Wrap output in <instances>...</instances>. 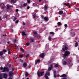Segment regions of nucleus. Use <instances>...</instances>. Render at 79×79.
Instances as JSON below:
<instances>
[{
  "label": "nucleus",
  "instance_id": "nucleus-23",
  "mask_svg": "<svg viewBox=\"0 0 79 79\" xmlns=\"http://www.w3.org/2000/svg\"><path fill=\"white\" fill-rule=\"evenodd\" d=\"M50 34H52V35H54L55 34L54 33V32L52 31L50 32Z\"/></svg>",
  "mask_w": 79,
  "mask_h": 79
},
{
  "label": "nucleus",
  "instance_id": "nucleus-4",
  "mask_svg": "<svg viewBox=\"0 0 79 79\" xmlns=\"http://www.w3.org/2000/svg\"><path fill=\"white\" fill-rule=\"evenodd\" d=\"M14 75V74L12 71H10L9 73V77L13 76Z\"/></svg>",
  "mask_w": 79,
  "mask_h": 79
},
{
  "label": "nucleus",
  "instance_id": "nucleus-18",
  "mask_svg": "<svg viewBox=\"0 0 79 79\" xmlns=\"http://www.w3.org/2000/svg\"><path fill=\"white\" fill-rule=\"evenodd\" d=\"M27 66V64L26 63H24L23 64V66L24 67H26Z\"/></svg>",
  "mask_w": 79,
  "mask_h": 79
},
{
  "label": "nucleus",
  "instance_id": "nucleus-59",
  "mask_svg": "<svg viewBox=\"0 0 79 79\" xmlns=\"http://www.w3.org/2000/svg\"><path fill=\"white\" fill-rule=\"evenodd\" d=\"M62 79H67V78L66 77H64Z\"/></svg>",
  "mask_w": 79,
  "mask_h": 79
},
{
  "label": "nucleus",
  "instance_id": "nucleus-22",
  "mask_svg": "<svg viewBox=\"0 0 79 79\" xmlns=\"http://www.w3.org/2000/svg\"><path fill=\"white\" fill-rule=\"evenodd\" d=\"M61 23L60 22H58L57 23V24L59 26H60L61 25Z\"/></svg>",
  "mask_w": 79,
  "mask_h": 79
},
{
  "label": "nucleus",
  "instance_id": "nucleus-27",
  "mask_svg": "<svg viewBox=\"0 0 79 79\" xmlns=\"http://www.w3.org/2000/svg\"><path fill=\"white\" fill-rule=\"evenodd\" d=\"M75 9L78 11H79V8H78L77 7H75Z\"/></svg>",
  "mask_w": 79,
  "mask_h": 79
},
{
  "label": "nucleus",
  "instance_id": "nucleus-8",
  "mask_svg": "<svg viewBox=\"0 0 79 79\" xmlns=\"http://www.w3.org/2000/svg\"><path fill=\"white\" fill-rule=\"evenodd\" d=\"M44 10L45 11H46L48 9V7H47V6L46 5L44 6Z\"/></svg>",
  "mask_w": 79,
  "mask_h": 79
},
{
  "label": "nucleus",
  "instance_id": "nucleus-61",
  "mask_svg": "<svg viewBox=\"0 0 79 79\" xmlns=\"http://www.w3.org/2000/svg\"><path fill=\"white\" fill-rule=\"evenodd\" d=\"M11 54L10 51H8V54Z\"/></svg>",
  "mask_w": 79,
  "mask_h": 79
},
{
  "label": "nucleus",
  "instance_id": "nucleus-12",
  "mask_svg": "<svg viewBox=\"0 0 79 79\" xmlns=\"http://www.w3.org/2000/svg\"><path fill=\"white\" fill-rule=\"evenodd\" d=\"M33 16V17L34 18H35V16H36V14L34 12L32 13Z\"/></svg>",
  "mask_w": 79,
  "mask_h": 79
},
{
  "label": "nucleus",
  "instance_id": "nucleus-53",
  "mask_svg": "<svg viewBox=\"0 0 79 79\" xmlns=\"http://www.w3.org/2000/svg\"><path fill=\"white\" fill-rule=\"evenodd\" d=\"M5 8V6H3L2 7V9H3Z\"/></svg>",
  "mask_w": 79,
  "mask_h": 79
},
{
  "label": "nucleus",
  "instance_id": "nucleus-13",
  "mask_svg": "<svg viewBox=\"0 0 79 79\" xmlns=\"http://www.w3.org/2000/svg\"><path fill=\"white\" fill-rule=\"evenodd\" d=\"M66 75L65 74H63L60 77H66Z\"/></svg>",
  "mask_w": 79,
  "mask_h": 79
},
{
  "label": "nucleus",
  "instance_id": "nucleus-54",
  "mask_svg": "<svg viewBox=\"0 0 79 79\" xmlns=\"http://www.w3.org/2000/svg\"><path fill=\"white\" fill-rule=\"evenodd\" d=\"M40 61V60H37V62L38 63H39Z\"/></svg>",
  "mask_w": 79,
  "mask_h": 79
},
{
  "label": "nucleus",
  "instance_id": "nucleus-15",
  "mask_svg": "<svg viewBox=\"0 0 79 79\" xmlns=\"http://www.w3.org/2000/svg\"><path fill=\"white\" fill-rule=\"evenodd\" d=\"M63 64L64 65H66L67 64V62L66 61H65L63 62Z\"/></svg>",
  "mask_w": 79,
  "mask_h": 79
},
{
  "label": "nucleus",
  "instance_id": "nucleus-34",
  "mask_svg": "<svg viewBox=\"0 0 79 79\" xmlns=\"http://www.w3.org/2000/svg\"><path fill=\"white\" fill-rule=\"evenodd\" d=\"M45 77H46V79H48V77L47 76L45 75Z\"/></svg>",
  "mask_w": 79,
  "mask_h": 79
},
{
  "label": "nucleus",
  "instance_id": "nucleus-9",
  "mask_svg": "<svg viewBox=\"0 0 79 79\" xmlns=\"http://www.w3.org/2000/svg\"><path fill=\"white\" fill-rule=\"evenodd\" d=\"M3 78L6 79L7 78V74L6 73L3 74Z\"/></svg>",
  "mask_w": 79,
  "mask_h": 79
},
{
  "label": "nucleus",
  "instance_id": "nucleus-21",
  "mask_svg": "<svg viewBox=\"0 0 79 79\" xmlns=\"http://www.w3.org/2000/svg\"><path fill=\"white\" fill-rule=\"evenodd\" d=\"M3 52L2 51L0 52V56H2L3 55Z\"/></svg>",
  "mask_w": 79,
  "mask_h": 79
},
{
  "label": "nucleus",
  "instance_id": "nucleus-11",
  "mask_svg": "<svg viewBox=\"0 0 79 79\" xmlns=\"http://www.w3.org/2000/svg\"><path fill=\"white\" fill-rule=\"evenodd\" d=\"M11 2L13 3V4H14L16 2H17V0H15V1L14 0H11L10 1Z\"/></svg>",
  "mask_w": 79,
  "mask_h": 79
},
{
  "label": "nucleus",
  "instance_id": "nucleus-3",
  "mask_svg": "<svg viewBox=\"0 0 79 79\" xmlns=\"http://www.w3.org/2000/svg\"><path fill=\"white\" fill-rule=\"evenodd\" d=\"M9 71V69L7 67H6V68L4 67V69L3 72H8Z\"/></svg>",
  "mask_w": 79,
  "mask_h": 79
},
{
  "label": "nucleus",
  "instance_id": "nucleus-26",
  "mask_svg": "<svg viewBox=\"0 0 79 79\" xmlns=\"http://www.w3.org/2000/svg\"><path fill=\"white\" fill-rule=\"evenodd\" d=\"M59 66V65H58L57 64H56L54 65V67H58Z\"/></svg>",
  "mask_w": 79,
  "mask_h": 79
},
{
  "label": "nucleus",
  "instance_id": "nucleus-32",
  "mask_svg": "<svg viewBox=\"0 0 79 79\" xmlns=\"http://www.w3.org/2000/svg\"><path fill=\"white\" fill-rule=\"evenodd\" d=\"M30 44V43H26V45L27 46H29Z\"/></svg>",
  "mask_w": 79,
  "mask_h": 79
},
{
  "label": "nucleus",
  "instance_id": "nucleus-60",
  "mask_svg": "<svg viewBox=\"0 0 79 79\" xmlns=\"http://www.w3.org/2000/svg\"><path fill=\"white\" fill-rule=\"evenodd\" d=\"M35 64H37V61L36 60L35 61Z\"/></svg>",
  "mask_w": 79,
  "mask_h": 79
},
{
  "label": "nucleus",
  "instance_id": "nucleus-52",
  "mask_svg": "<svg viewBox=\"0 0 79 79\" xmlns=\"http://www.w3.org/2000/svg\"><path fill=\"white\" fill-rule=\"evenodd\" d=\"M14 70H15V69L14 68H12V72L13 71H14Z\"/></svg>",
  "mask_w": 79,
  "mask_h": 79
},
{
  "label": "nucleus",
  "instance_id": "nucleus-36",
  "mask_svg": "<svg viewBox=\"0 0 79 79\" xmlns=\"http://www.w3.org/2000/svg\"><path fill=\"white\" fill-rule=\"evenodd\" d=\"M17 19V18L16 17L13 20L14 21H15Z\"/></svg>",
  "mask_w": 79,
  "mask_h": 79
},
{
  "label": "nucleus",
  "instance_id": "nucleus-43",
  "mask_svg": "<svg viewBox=\"0 0 79 79\" xmlns=\"http://www.w3.org/2000/svg\"><path fill=\"white\" fill-rule=\"evenodd\" d=\"M64 27H68L67 24H64Z\"/></svg>",
  "mask_w": 79,
  "mask_h": 79
},
{
  "label": "nucleus",
  "instance_id": "nucleus-5",
  "mask_svg": "<svg viewBox=\"0 0 79 79\" xmlns=\"http://www.w3.org/2000/svg\"><path fill=\"white\" fill-rule=\"evenodd\" d=\"M68 49V48L67 46H65L64 48H63L62 49L63 51H65V50H67Z\"/></svg>",
  "mask_w": 79,
  "mask_h": 79
},
{
  "label": "nucleus",
  "instance_id": "nucleus-17",
  "mask_svg": "<svg viewBox=\"0 0 79 79\" xmlns=\"http://www.w3.org/2000/svg\"><path fill=\"white\" fill-rule=\"evenodd\" d=\"M30 41H31V42L32 43L34 42L35 41V40L34 39H30Z\"/></svg>",
  "mask_w": 79,
  "mask_h": 79
},
{
  "label": "nucleus",
  "instance_id": "nucleus-29",
  "mask_svg": "<svg viewBox=\"0 0 79 79\" xmlns=\"http://www.w3.org/2000/svg\"><path fill=\"white\" fill-rule=\"evenodd\" d=\"M52 69V68H51L50 67H49L48 69V71H50L51 70V69Z\"/></svg>",
  "mask_w": 79,
  "mask_h": 79
},
{
  "label": "nucleus",
  "instance_id": "nucleus-20",
  "mask_svg": "<svg viewBox=\"0 0 79 79\" xmlns=\"http://www.w3.org/2000/svg\"><path fill=\"white\" fill-rule=\"evenodd\" d=\"M78 42H76L75 43V47H77L78 46Z\"/></svg>",
  "mask_w": 79,
  "mask_h": 79
},
{
  "label": "nucleus",
  "instance_id": "nucleus-56",
  "mask_svg": "<svg viewBox=\"0 0 79 79\" xmlns=\"http://www.w3.org/2000/svg\"><path fill=\"white\" fill-rule=\"evenodd\" d=\"M6 34L5 35H3V36L4 37H6Z\"/></svg>",
  "mask_w": 79,
  "mask_h": 79
},
{
  "label": "nucleus",
  "instance_id": "nucleus-50",
  "mask_svg": "<svg viewBox=\"0 0 79 79\" xmlns=\"http://www.w3.org/2000/svg\"><path fill=\"white\" fill-rule=\"evenodd\" d=\"M29 56V55L28 54H27L26 57V58H27Z\"/></svg>",
  "mask_w": 79,
  "mask_h": 79
},
{
  "label": "nucleus",
  "instance_id": "nucleus-44",
  "mask_svg": "<svg viewBox=\"0 0 79 79\" xmlns=\"http://www.w3.org/2000/svg\"><path fill=\"white\" fill-rule=\"evenodd\" d=\"M42 19H44V16H42L41 17Z\"/></svg>",
  "mask_w": 79,
  "mask_h": 79
},
{
  "label": "nucleus",
  "instance_id": "nucleus-49",
  "mask_svg": "<svg viewBox=\"0 0 79 79\" xmlns=\"http://www.w3.org/2000/svg\"><path fill=\"white\" fill-rule=\"evenodd\" d=\"M37 32L36 31H35V32H34V34H37Z\"/></svg>",
  "mask_w": 79,
  "mask_h": 79
},
{
  "label": "nucleus",
  "instance_id": "nucleus-58",
  "mask_svg": "<svg viewBox=\"0 0 79 79\" xmlns=\"http://www.w3.org/2000/svg\"><path fill=\"white\" fill-rule=\"evenodd\" d=\"M58 28H57L55 29V30H56V31H57L58 30Z\"/></svg>",
  "mask_w": 79,
  "mask_h": 79
},
{
  "label": "nucleus",
  "instance_id": "nucleus-46",
  "mask_svg": "<svg viewBox=\"0 0 79 79\" xmlns=\"http://www.w3.org/2000/svg\"><path fill=\"white\" fill-rule=\"evenodd\" d=\"M0 69L1 70H2L3 69H4L2 67H1L0 68Z\"/></svg>",
  "mask_w": 79,
  "mask_h": 79
},
{
  "label": "nucleus",
  "instance_id": "nucleus-51",
  "mask_svg": "<svg viewBox=\"0 0 79 79\" xmlns=\"http://www.w3.org/2000/svg\"><path fill=\"white\" fill-rule=\"evenodd\" d=\"M27 2L30 3V0H27Z\"/></svg>",
  "mask_w": 79,
  "mask_h": 79
},
{
  "label": "nucleus",
  "instance_id": "nucleus-28",
  "mask_svg": "<svg viewBox=\"0 0 79 79\" xmlns=\"http://www.w3.org/2000/svg\"><path fill=\"white\" fill-rule=\"evenodd\" d=\"M17 42V40H16V39H15L14 40V44H15V43Z\"/></svg>",
  "mask_w": 79,
  "mask_h": 79
},
{
  "label": "nucleus",
  "instance_id": "nucleus-57",
  "mask_svg": "<svg viewBox=\"0 0 79 79\" xmlns=\"http://www.w3.org/2000/svg\"><path fill=\"white\" fill-rule=\"evenodd\" d=\"M24 7L23 5H22L21 6V8L22 7Z\"/></svg>",
  "mask_w": 79,
  "mask_h": 79
},
{
  "label": "nucleus",
  "instance_id": "nucleus-14",
  "mask_svg": "<svg viewBox=\"0 0 79 79\" xmlns=\"http://www.w3.org/2000/svg\"><path fill=\"white\" fill-rule=\"evenodd\" d=\"M63 14V11L61 10H60L59 12V14L60 15H61Z\"/></svg>",
  "mask_w": 79,
  "mask_h": 79
},
{
  "label": "nucleus",
  "instance_id": "nucleus-24",
  "mask_svg": "<svg viewBox=\"0 0 79 79\" xmlns=\"http://www.w3.org/2000/svg\"><path fill=\"white\" fill-rule=\"evenodd\" d=\"M20 49L21 50V51H22V52L23 53L24 52V49H23V48H20Z\"/></svg>",
  "mask_w": 79,
  "mask_h": 79
},
{
  "label": "nucleus",
  "instance_id": "nucleus-45",
  "mask_svg": "<svg viewBox=\"0 0 79 79\" xmlns=\"http://www.w3.org/2000/svg\"><path fill=\"white\" fill-rule=\"evenodd\" d=\"M2 5H4V3H1L0 4V6H1V7H2Z\"/></svg>",
  "mask_w": 79,
  "mask_h": 79
},
{
  "label": "nucleus",
  "instance_id": "nucleus-55",
  "mask_svg": "<svg viewBox=\"0 0 79 79\" xmlns=\"http://www.w3.org/2000/svg\"><path fill=\"white\" fill-rule=\"evenodd\" d=\"M19 11V10L18 9H17L16 10V12H18Z\"/></svg>",
  "mask_w": 79,
  "mask_h": 79
},
{
  "label": "nucleus",
  "instance_id": "nucleus-6",
  "mask_svg": "<svg viewBox=\"0 0 79 79\" xmlns=\"http://www.w3.org/2000/svg\"><path fill=\"white\" fill-rule=\"evenodd\" d=\"M40 57H41L42 58H43L44 57V53H41L40 55L39 56Z\"/></svg>",
  "mask_w": 79,
  "mask_h": 79
},
{
  "label": "nucleus",
  "instance_id": "nucleus-2",
  "mask_svg": "<svg viewBox=\"0 0 79 79\" xmlns=\"http://www.w3.org/2000/svg\"><path fill=\"white\" fill-rule=\"evenodd\" d=\"M70 54V52L69 51H65L64 54H63V56L65 57L66 56H69Z\"/></svg>",
  "mask_w": 79,
  "mask_h": 79
},
{
  "label": "nucleus",
  "instance_id": "nucleus-38",
  "mask_svg": "<svg viewBox=\"0 0 79 79\" xmlns=\"http://www.w3.org/2000/svg\"><path fill=\"white\" fill-rule=\"evenodd\" d=\"M9 8H10V7H9V6L8 5L7 6V9H9Z\"/></svg>",
  "mask_w": 79,
  "mask_h": 79
},
{
  "label": "nucleus",
  "instance_id": "nucleus-30",
  "mask_svg": "<svg viewBox=\"0 0 79 79\" xmlns=\"http://www.w3.org/2000/svg\"><path fill=\"white\" fill-rule=\"evenodd\" d=\"M23 6L24 7H25V6H26L27 5V3H24L23 4Z\"/></svg>",
  "mask_w": 79,
  "mask_h": 79
},
{
  "label": "nucleus",
  "instance_id": "nucleus-33",
  "mask_svg": "<svg viewBox=\"0 0 79 79\" xmlns=\"http://www.w3.org/2000/svg\"><path fill=\"white\" fill-rule=\"evenodd\" d=\"M8 5L9 6V7H13V6L12 5Z\"/></svg>",
  "mask_w": 79,
  "mask_h": 79
},
{
  "label": "nucleus",
  "instance_id": "nucleus-25",
  "mask_svg": "<svg viewBox=\"0 0 79 79\" xmlns=\"http://www.w3.org/2000/svg\"><path fill=\"white\" fill-rule=\"evenodd\" d=\"M28 75H29V74L28 73L26 72L25 73V76L26 77H27L28 76Z\"/></svg>",
  "mask_w": 79,
  "mask_h": 79
},
{
  "label": "nucleus",
  "instance_id": "nucleus-1",
  "mask_svg": "<svg viewBox=\"0 0 79 79\" xmlns=\"http://www.w3.org/2000/svg\"><path fill=\"white\" fill-rule=\"evenodd\" d=\"M44 72H40V71L38 70L37 72V73L38 76L40 77V76H42L44 75Z\"/></svg>",
  "mask_w": 79,
  "mask_h": 79
},
{
  "label": "nucleus",
  "instance_id": "nucleus-19",
  "mask_svg": "<svg viewBox=\"0 0 79 79\" xmlns=\"http://www.w3.org/2000/svg\"><path fill=\"white\" fill-rule=\"evenodd\" d=\"M45 75H46V76H47V75L50 76V73H49V72L46 73Z\"/></svg>",
  "mask_w": 79,
  "mask_h": 79
},
{
  "label": "nucleus",
  "instance_id": "nucleus-40",
  "mask_svg": "<svg viewBox=\"0 0 79 79\" xmlns=\"http://www.w3.org/2000/svg\"><path fill=\"white\" fill-rule=\"evenodd\" d=\"M74 33V35H72V37H73L74 36H75L76 35V34L75 33H74V32L73 33Z\"/></svg>",
  "mask_w": 79,
  "mask_h": 79
},
{
  "label": "nucleus",
  "instance_id": "nucleus-37",
  "mask_svg": "<svg viewBox=\"0 0 79 79\" xmlns=\"http://www.w3.org/2000/svg\"><path fill=\"white\" fill-rule=\"evenodd\" d=\"M48 39L49 40H51L52 39L51 37H48Z\"/></svg>",
  "mask_w": 79,
  "mask_h": 79
},
{
  "label": "nucleus",
  "instance_id": "nucleus-47",
  "mask_svg": "<svg viewBox=\"0 0 79 79\" xmlns=\"http://www.w3.org/2000/svg\"><path fill=\"white\" fill-rule=\"evenodd\" d=\"M35 12H38V10L37 9L35 10Z\"/></svg>",
  "mask_w": 79,
  "mask_h": 79
},
{
  "label": "nucleus",
  "instance_id": "nucleus-16",
  "mask_svg": "<svg viewBox=\"0 0 79 79\" xmlns=\"http://www.w3.org/2000/svg\"><path fill=\"white\" fill-rule=\"evenodd\" d=\"M23 35H26V34L25 32L24 31H22V32Z\"/></svg>",
  "mask_w": 79,
  "mask_h": 79
},
{
  "label": "nucleus",
  "instance_id": "nucleus-64",
  "mask_svg": "<svg viewBox=\"0 0 79 79\" xmlns=\"http://www.w3.org/2000/svg\"><path fill=\"white\" fill-rule=\"evenodd\" d=\"M8 79H12V78H11V77H10L8 78Z\"/></svg>",
  "mask_w": 79,
  "mask_h": 79
},
{
  "label": "nucleus",
  "instance_id": "nucleus-7",
  "mask_svg": "<svg viewBox=\"0 0 79 79\" xmlns=\"http://www.w3.org/2000/svg\"><path fill=\"white\" fill-rule=\"evenodd\" d=\"M54 78H56V70H54Z\"/></svg>",
  "mask_w": 79,
  "mask_h": 79
},
{
  "label": "nucleus",
  "instance_id": "nucleus-62",
  "mask_svg": "<svg viewBox=\"0 0 79 79\" xmlns=\"http://www.w3.org/2000/svg\"><path fill=\"white\" fill-rule=\"evenodd\" d=\"M23 25H24V26L25 25V22H23Z\"/></svg>",
  "mask_w": 79,
  "mask_h": 79
},
{
  "label": "nucleus",
  "instance_id": "nucleus-31",
  "mask_svg": "<svg viewBox=\"0 0 79 79\" xmlns=\"http://www.w3.org/2000/svg\"><path fill=\"white\" fill-rule=\"evenodd\" d=\"M7 52V51L6 50H5V49H3V50L2 52Z\"/></svg>",
  "mask_w": 79,
  "mask_h": 79
},
{
  "label": "nucleus",
  "instance_id": "nucleus-41",
  "mask_svg": "<svg viewBox=\"0 0 79 79\" xmlns=\"http://www.w3.org/2000/svg\"><path fill=\"white\" fill-rule=\"evenodd\" d=\"M50 68H52L53 67V65L52 64H51L50 65Z\"/></svg>",
  "mask_w": 79,
  "mask_h": 79
},
{
  "label": "nucleus",
  "instance_id": "nucleus-39",
  "mask_svg": "<svg viewBox=\"0 0 79 79\" xmlns=\"http://www.w3.org/2000/svg\"><path fill=\"white\" fill-rule=\"evenodd\" d=\"M19 22V20H16V21H15V23H16V24L18 23Z\"/></svg>",
  "mask_w": 79,
  "mask_h": 79
},
{
  "label": "nucleus",
  "instance_id": "nucleus-35",
  "mask_svg": "<svg viewBox=\"0 0 79 79\" xmlns=\"http://www.w3.org/2000/svg\"><path fill=\"white\" fill-rule=\"evenodd\" d=\"M69 61H68V62H69V64H70L72 62V61L71 60H69Z\"/></svg>",
  "mask_w": 79,
  "mask_h": 79
},
{
  "label": "nucleus",
  "instance_id": "nucleus-42",
  "mask_svg": "<svg viewBox=\"0 0 79 79\" xmlns=\"http://www.w3.org/2000/svg\"><path fill=\"white\" fill-rule=\"evenodd\" d=\"M30 8V6H27V10H29Z\"/></svg>",
  "mask_w": 79,
  "mask_h": 79
},
{
  "label": "nucleus",
  "instance_id": "nucleus-63",
  "mask_svg": "<svg viewBox=\"0 0 79 79\" xmlns=\"http://www.w3.org/2000/svg\"><path fill=\"white\" fill-rule=\"evenodd\" d=\"M53 60H50V62H53Z\"/></svg>",
  "mask_w": 79,
  "mask_h": 79
},
{
  "label": "nucleus",
  "instance_id": "nucleus-48",
  "mask_svg": "<svg viewBox=\"0 0 79 79\" xmlns=\"http://www.w3.org/2000/svg\"><path fill=\"white\" fill-rule=\"evenodd\" d=\"M23 56V55H20V56H19V57L20 58H21V57H22Z\"/></svg>",
  "mask_w": 79,
  "mask_h": 79
},
{
  "label": "nucleus",
  "instance_id": "nucleus-10",
  "mask_svg": "<svg viewBox=\"0 0 79 79\" xmlns=\"http://www.w3.org/2000/svg\"><path fill=\"white\" fill-rule=\"evenodd\" d=\"M44 19L46 21H48L49 20V18L47 16L44 17Z\"/></svg>",
  "mask_w": 79,
  "mask_h": 79
}]
</instances>
